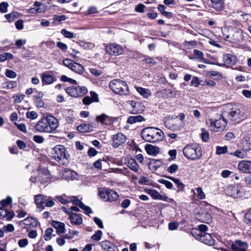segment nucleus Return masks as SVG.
I'll return each mask as SVG.
<instances>
[{"mask_svg": "<svg viewBox=\"0 0 251 251\" xmlns=\"http://www.w3.org/2000/svg\"><path fill=\"white\" fill-rule=\"evenodd\" d=\"M244 111L237 106L229 103L224 108L223 116L232 123H238L244 119Z\"/></svg>", "mask_w": 251, "mask_h": 251, "instance_id": "obj_1", "label": "nucleus"}, {"mask_svg": "<svg viewBox=\"0 0 251 251\" xmlns=\"http://www.w3.org/2000/svg\"><path fill=\"white\" fill-rule=\"evenodd\" d=\"M59 126L57 119L53 116H48L42 118L36 124L35 129L40 132L51 133Z\"/></svg>", "mask_w": 251, "mask_h": 251, "instance_id": "obj_2", "label": "nucleus"}, {"mask_svg": "<svg viewBox=\"0 0 251 251\" xmlns=\"http://www.w3.org/2000/svg\"><path fill=\"white\" fill-rule=\"evenodd\" d=\"M141 136L148 142L156 143L163 140L164 133L160 129L154 127H147L141 131Z\"/></svg>", "mask_w": 251, "mask_h": 251, "instance_id": "obj_3", "label": "nucleus"}, {"mask_svg": "<svg viewBox=\"0 0 251 251\" xmlns=\"http://www.w3.org/2000/svg\"><path fill=\"white\" fill-rule=\"evenodd\" d=\"M51 154L52 157L60 164L67 166L69 163L70 156L63 146H55L52 150Z\"/></svg>", "mask_w": 251, "mask_h": 251, "instance_id": "obj_4", "label": "nucleus"}, {"mask_svg": "<svg viewBox=\"0 0 251 251\" xmlns=\"http://www.w3.org/2000/svg\"><path fill=\"white\" fill-rule=\"evenodd\" d=\"M227 119L223 116V113L217 119H210L206 121V125L213 132L223 131L227 125Z\"/></svg>", "mask_w": 251, "mask_h": 251, "instance_id": "obj_5", "label": "nucleus"}, {"mask_svg": "<svg viewBox=\"0 0 251 251\" xmlns=\"http://www.w3.org/2000/svg\"><path fill=\"white\" fill-rule=\"evenodd\" d=\"M111 90L120 95H127L129 93L128 87L124 81L115 79L111 80L109 84Z\"/></svg>", "mask_w": 251, "mask_h": 251, "instance_id": "obj_6", "label": "nucleus"}, {"mask_svg": "<svg viewBox=\"0 0 251 251\" xmlns=\"http://www.w3.org/2000/svg\"><path fill=\"white\" fill-rule=\"evenodd\" d=\"M184 155L188 159L196 160L202 155L201 150L196 144L186 145L183 150Z\"/></svg>", "mask_w": 251, "mask_h": 251, "instance_id": "obj_7", "label": "nucleus"}, {"mask_svg": "<svg viewBox=\"0 0 251 251\" xmlns=\"http://www.w3.org/2000/svg\"><path fill=\"white\" fill-rule=\"evenodd\" d=\"M231 32V37L230 35L225 36V38L226 41L235 43H241L244 41L243 31L241 29L237 27L232 28Z\"/></svg>", "mask_w": 251, "mask_h": 251, "instance_id": "obj_8", "label": "nucleus"}, {"mask_svg": "<svg viewBox=\"0 0 251 251\" xmlns=\"http://www.w3.org/2000/svg\"><path fill=\"white\" fill-rule=\"evenodd\" d=\"M67 93L71 97L77 98L85 95L88 92L87 88L85 86H71L66 89Z\"/></svg>", "mask_w": 251, "mask_h": 251, "instance_id": "obj_9", "label": "nucleus"}, {"mask_svg": "<svg viewBox=\"0 0 251 251\" xmlns=\"http://www.w3.org/2000/svg\"><path fill=\"white\" fill-rule=\"evenodd\" d=\"M99 195L105 201H113L117 200L119 195L117 192L110 189L100 190Z\"/></svg>", "mask_w": 251, "mask_h": 251, "instance_id": "obj_10", "label": "nucleus"}, {"mask_svg": "<svg viewBox=\"0 0 251 251\" xmlns=\"http://www.w3.org/2000/svg\"><path fill=\"white\" fill-rule=\"evenodd\" d=\"M63 64L64 66L67 67L76 74L81 75L83 74L84 72V68L81 65L74 62L71 59H65L63 60Z\"/></svg>", "mask_w": 251, "mask_h": 251, "instance_id": "obj_11", "label": "nucleus"}, {"mask_svg": "<svg viewBox=\"0 0 251 251\" xmlns=\"http://www.w3.org/2000/svg\"><path fill=\"white\" fill-rule=\"evenodd\" d=\"M226 193L233 198H239L243 196L242 187L239 185L229 186L226 190Z\"/></svg>", "mask_w": 251, "mask_h": 251, "instance_id": "obj_12", "label": "nucleus"}, {"mask_svg": "<svg viewBox=\"0 0 251 251\" xmlns=\"http://www.w3.org/2000/svg\"><path fill=\"white\" fill-rule=\"evenodd\" d=\"M105 51L111 55L118 56L124 52L123 48L120 45L109 44L105 46Z\"/></svg>", "mask_w": 251, "mask_h": 251, "instance_id": "obj_13", "label": "nucleus"}, {"mask_svg": "<svg viewBox=\"0 0 251 251\" xmlns=\"http://www.w3.org/2000/svg\"><path fill=\"white\" fill-rule=\"evenodd\" d=\"M37 179L38 181L42 184L50 182L51 179V177L49 170L46 168L40 170L38 171Z\"/></svg>", "mask_w": 251, "mask_h": 251, "instance_id": "obj_14", "label": "nucleus"}, {"mask_svg": "<svg viewBox=\"0 0 251 251\" xmlns=\"http://www.w3.org/2000/svg\"><path fill=\"white\" fill-rule=\"evenodd\" d=\"M128 103L131 105L132 109L130 113L133 114L141 113L144 111L145 106L139 101L130 100Z\"/></svg>", "mask_w": 251, "mask_h": 251, "instance_id": "obj_15", "label": "nucleus"}, {"mask_svg": "<svg viewBox=\"0 0 251 251\" xmlns=\"http://www.w3.org/2000/svg\"><path fill=\"white\" fill-rule=\"evenodd\" d=\"M239 171L245 174L251 173V161L244 160L240 161L238 165Z\"/></svg>", "mask_w": 251, "mask_h": 251, "instance_id": "obj_16", "label": "nucleus"}, {"mask_svg": "<svg viewBox=\"0 0 251 251\" xmlns=\"http://www.w3.org/2000/svg\"><path fill=\"white\" fill-rule=\"evenodd\" d=\"M145 191L150 195L154 200H159L163 201H168V198L166 195H161L157 190L151 189H146Z\"/></svg>", "mask_w": 251, "mask_h": 251, "instance_id": "obj_17", "label": "nucleus"}, {"mask_svg": "<svg viewBox=\"0 0 251 251\" xmlns=\"http://www.w3.org/2000/svg\"><path fill=\"white\" fill-rule=\"evenodd\" d=\"M126 138L125 135L121 133H118L113 136L112 146L117 148L122 144L125 143Z\"/></svg>", "mask_w": 251, "mask_h": 251, "instance_id": "obj_18", "label": "nucleus"}, {"mask_svg": "<svg viewBox=\"0 0 251 251\" xmlns=\"http://www.w3.org/2000/svg\"><path fill=\"white\" fill-rule=\"evenodd\" d=\"M231 248L234 251H247L248 244L246 242L237 240L231 245Z\"/></svg>", "mask_w": 251, "mask_h": 251, "instance_id": "obj_19", "label": "nucleus"}, {"mask_svg": "<svg viewBox=\"0 0 251 251\" xmlns=\"http://www.w3.org/2000/svg\"><path fill=\"white\" fill-rule=\"evenodd\" d=\"M71 201L75 205L79 206L81 209L84 210L85 212L87 214H89L92 213V210L90 207L86 206L79 199L75 197H71L70 198Z\"/></svg>", "mask_w": 251, "mask_h": 251, "instance_id": "obj_20", "label": "nucleus"}, {"mask_svg": "<svg viewBox=\"0 0 251 251\" xmlns=\"http://www.w3.org/2000/svg\"><path fill=\"white\" fill-rule=\"evenodd\" d=\"M197 239H199L203 243L208 245H212L214 243V240L211 236V235L207 233H204L201 235H197Z\"/></svg>", "mask_w": 251, "mask_h": 251, "instance_id": "obj_21", "label": "nucleus"}, {"mask_svg": "<svg viewBox=\"0 0 251 251\" xmlns=\"http://www.w3.org/2000/svg\"><path fill=\"white\" fill-rule=\"evenodd\" d=\"M165 124L168 128L173 131L180 130L183 127V124H179L178 123H177L176 121L172 120L166 121Z\"/></svg>", "mask_w": 251, "mask_h": 251, "instance_id": "obj_22", "label": "nucleus"}, {"mask_svg": "<svg viewBox=\"0 0 251 251\" xmlns=\"http://www.w3.org/2000/svg\"><path fill=\"white\" fill-rule=\"evenodd\" d=\"M237 60L236 56L232 54L227 53L223 55L224 62L227 65H235Z\"/></svg>", "mask_w": 251, "mask_h": 251, "instance_id": "obj_23", "label": "nucleus"}, {"mask_svg": "<svg viewBox=\"0 0 251 251\" xmlns=\"http://www.w3.org/2000/svg\"><path fill=\"white\" fill-rule=\"evenodd\" d=\"M197 218L201 222L208 223L211 221V215L206 211L199 212L196 215Z\"/></svg>", "mask_w": 251, "mask_h": 251, "instance_id": "obj_24", "label": "nucleus"}, {"mask_svg": "<svg viewBox=\"0 0 251 251\" xmlns=\"http://www.w3.org/2000/svg\"><path fill=\"white\" fill-rule=\"evenodd\" d=\"M69 219L73 225H80L83 222L82 217L76 213H71L69 216Z\"/></svg>", "mask_w": 251, "mask_h": 251, "instance_id": "obj_25", "label": "nucleus"}, {"mask_svg": "<svg viewBox=\"0 0 251 251\" xmlns=\"http://www.w3.org/2000/svg\"><path fill=\"white\" fill-rule=\"evenodd\" d=\"M145 149L148 154L152 156H156L159 152L158 147L151 144L147 145L145 146Z\"/></svg>", "mask_w": 251, "mask_h": 251, "instance_id": "obj_26", "label": "nucleus"}, {"mask_svg": "<svg viewBox=\"0 0 251 251\" xmlns=\"http://www.w3.org/2000/svg\"><path fill=\"white\" fill-rule=\"evenodd\" d=\"M52 226L56 229L57 234L64 233L65 232V225L64 223L53 221L52 222Z\"/></svg>", "mask_w": 251, "mask_h": 251, "instance_id": "obj_27", "label": "nucleus"}, {"mask_svg": "<svg viewBox=\"0 0 251 251\" xmlns=\"http://www.w3.org/2000/svg\"><path fill=\"white\" fill-rule=\"evenodd\" d=\"M34 201L38 205L37 207L40 210H42L44 208L43 203L45 202V199L43 195L39 194L35 196Z\"/></svg>", "mask_w": 251, "mask_h": 251, "instance_id": "obj_28", "label": "nucleus"}, {"mask_svg": "<svg viewBox=\"0 0 251 251\" xmlns=\"http://www.w3.org/2000/svg\"><path fill=\"white\" fill-rule=\"evenodd\" d=\"M41 78L43 85L50 84L54 81V78L53 76L46 73H44L42 74Z\"/></svg>", "mask_w": 251, "mask_h": 251, "instance_id": "obj_29", "label": "nucleus"}, {"mask_svg": "<svg viewBox=\"0 0 251 251\" xmlns=\"http://www.w3.org/2000/svg\"><path fill=\"white\" fill-rule=\"evenodd\" d=\"M211 3L212 7L217 12L221 11L224 9V3L222 0L212 1Z\"/></svg>", "mask_w": 251, "mask_h": 251, "instance_id": "obj_30", "label": "nucleus"}, {"mask_svg": "<svg viewBox=\"0 0 251 251\" xmlns=\"http://www.w3.org/2000/svg\"><path fill=\"white\" fill-rule=\"evenodd\" d=\"M127 166L132 171L137 172L139 169V166L135 159H129L126 162Z\"/></svg>", "mask_w": 251, "mask_h": 251, "instance_id": "obj_31", "label": "nucleus"}, {"mask_svg": "<svg viewBox=\"0 0 251 251\" xmlns=\"http://www.w3.org/2000/svg\"><path fill=\"white\" fill-rule=\"evenodd\" d=\"M77 129L79 132H89L93 130V126L90 124H82L77 127Z\"/></svg>", "mask_w": 251, "mask_h": 251, "instance_id": "obj_32", "label": "nucleus"}, {"mask_svg": "<svg viewBox=\"0 0 251 251\" xmlns=\"http://www.w3.org/2000/svg\"><path fill=\"white\" fill-rule=\"evenodd\" d=\"M145 121L144 118L141 115H136L130 116L127 121V122L130 124H133L138 122H141Z\"/></svg>", "mask_w": 251, "mask_h": 251, "instance_id": "obj_33", "label": "nucleus"}, {"mask_svg": "<svg viewBox=\"0 0 251 251\" xmlns=\"http://www.w3.org/2000/svg\"><path fill=\"white\" fill-rule=\"evenodd\" d=\"M158 95L161 96L163 97H173L176 96V94H174L173 92L170 89H163L157 92Z\"/></svg>", "mask_w": 251, "mask_h": 251, "instance_id": "obj_34", "label": "nucleus"}, {"mask_svg": "<svg viewBox=\"0 0 251 251\" xmlns=\"http://www.w3.org/2000/svg\"><path fill=\"white\" fill-rule=\"evenodd\" d=\"M33 219L31 218L27 217L24 220L20 222V226L23 228H27L29 226H30L33 224Z\"/></svg>", "mask_w": 251, "mask_h": 251, "instance_id": "obj_35", "label": "nucleus"}, {"mask_svg": "<svg viewBox=\"0 0 251 251\" xmlns=\"http://www.w3.org/2000/svg\"><path fill=\"white\" fill-rule=\"evenodd\" d=\"M20 16V14L13 12L11 13L5 15L4 17L10 23L13 22L15 19H18Z\"/></svg>", "mask_w": 251, "mask_h": 251, "instance_id": "obj_36", "label": "nucleus"}, {"mask_svg": "<svg viewBox=\"0 0 251 251\" xmlns=\"http://www.w3.org/2000/svg\"><path fill=\"white\" fill-rule=\"evenodd\" d=\"M65 173L67 176V177H69V178H70L72 180L76 179L78 177L77 173L70 169L66 170L65 171Z\"/></svg>", "mask_w": 251, "mask_h": 251, "instance_id": "obj_37", "label": "nucleus"}, {"mask_svg": "<svg viewBox=\"0 0 251 251\" xmlns=\"http://www.w3.org/2000/svg\"><path fill=\"white\" fill-rule=\"evenodd\" d=\"M42 5L41 3L38 2H36V3H35V7L29 9L28 10L29 13H32V14H36V13L42 12V10L40 9V8L38 7L40 5Z\"/></svg>", "mask_w": 251, "mask_h": 251, "instance_id": "obj_38", "label": "nucleus"}, {"mask_svg": "<svg viewBox=\"0 0 251 251\" xmlns=\"http://www.w3.org/2000/svg\"><path fill=\"white\" fill-rule=\"evenodd\" d=\"M246 145H245L244 148L246 150L250 151L251 150V134H248L245 137Z\"/></svg>", "mask_w": 251, "mask_h": 251, "instance_id": "obj_39", "label": "nucleus"}, {"mask_svg": "<svg viewBox=\"0 0 251 251\" xmlns=\"http://www.w3.org/2000/svg\"><path fill=\"white\" fill-rule=\"evenodd\" d=\"M208 230V227L205 225H200L198 226V228L196 229L195 231H199L200 233L197 235H201L204 234V233H206V231Z\"/></svg>", "mask_w": 251, "mask_h": 251, "instance_id": "obj_40", "label": "nucleus"}, {"mask_svg": "<svg viewBox=\"0 0 251 251\" xmlns=\"http://www.w3.org/2000/svg\"><path fill=\"white\" fill-rule=\"evenodd\" d=\"M136 89L138 92L145 98H148L150 95L148 90L145 88L138 87Z\"/></svg>", "mask_w": 251, "mask_h": 251, "instance_id": "obj_41", "label": "nucleus"}, {"mask_svg": "<svg viewBox=\"0 0 251 251\" xmlns=\"http://www.w3.org/2000/svg\"><path fill=\"white\" fill-rule=\"evenodd\" d=\"M53 231V230L52 228H48L46 230L44 236V239L46 241H49L51 239Z\"/></svg>", "mask_w": 251, "mask_h": 251, "instance_id": "obj_42", "label": "nucleus"}, {"mask_svg": "<svg viewBox=\"0 0 251 251\" xmlns=\"http://www.w3.org/2000/svg\"><path fill=\"white\" fill-rule=\"evenodd\" d=\"M201 137L202 140L204 142H207L209 139V133L204 128L201 129Z\"/></svg>", "mask_w": 251, "mask_h": 251, "instance_id": "obj_43", "label": "nucleus"}, {"mask_svg": "<svg viewBox=\"0 0 251 251\" xmlns=\"http://www.w3.org/2000/svg\"><path fill=\"white\" fill-rule=\"evenodd\" d=\"M12 202V199L10 197L7 198L5 200H3L0 201V208H3L2 207L10 204Z\"/></svg>", "mask_w": 251, "mask_h": 251, "instance_id": "obj_44", "label": "nucleus"}, {"mask_svg": "<svg viewBox=\"0 0 251 251\" xmlns=\"http://www.w3.org/2000/svg\"><path fill=\"white\" fill-rule=\"evenodd\" d=\"M61 33L66 38L72 39L74 37V35L73 33L70 32L69 31H67L65 29H62L61 31Z\"/></svg>", "mask_w": 251, "mask_h": 251, "instance_id": "obj_45", "label": "nucleus"}, {"mask_svg": "<svg viewBox=\"0 0 251 251\" xmlns=\"http://www.w3.org/2000/svg\"><path fill=\"white\" fill-rule=\"evenodd\" d=\"M227 151V148L226 146L220 147L218 146L216 148V153L221 154L226 153Z\"/></svg>", "mask_w": 251, "mask_h": 251, "instance_id": "obj_46", "label": "nucleus"}, {"mask_svg": "<svg viewBox=\"0 0 251 251\" xmlns=\"http://www.w3.org/2000/svg\"><path fill=\"white\" fill-rule=\"evenodd\" d=\"M108 118L109 117L107 115L102 114L97 117V120L102 124H104L105 123V122Z\"/></svg>", "mask_w": 251, "mask_h": 251, "instance_id": "obj_47", "label": "nucleus"}, {"mask_svg": "<svg viewBox=\"0 0 251 251\" xmlns=\"http://www.w3.org/2000/svg\"><path fill=\"white\" fill-rule=\"evenodd\" d=\"M34 101L36 106L38 107H43L44 105V102L42 98H33Z\"/></svg>", "mask_w": 251, "mask_h": 251, "instance_id": "obj_48", "label": "nucleus"}, {"mask_svg": "<svg viewBox=\"0 0 251 251\" xmlns=\"http://www.w3.org/2000/svg\"><path fill=\"white\" fill-rule=\"evenodd\" d=\"M38 116L37 113L35 111H28L26 113V117L30 119H35Z\"/></svg>", "mask_w": 251, "mask_h": 251, "instance_id": "obj_49", "label": "nucleus"}, {"mask_svg": "<svg viewBox=\"0 0 251 251\" xmlns=\"http://www.w3.org/2000/svg\"><path fill=\"white\" fill-rule=\"evenodd\" d=\"M179 226V224L177 222H172L169 224L168 228L170 230H176Z\"/></svg>", "mask_w": 251, "mask_h": 251, "instance_id": "obj_50", "label": "nucleus"}, {"mask_svg": "<svg viewBox=\"0 0 251 251\" xmlns=\"http://www.w3.org/2000/svg\"><path fill=\"white\" fill-rule=\"evenodd\" d=\"M8 3L6 2H2L0 3V11L2 13H6L7 11Z\"/></svg>", "mask_w": 251, "mask_h": 251, "instance_id": "obj_51", "label": "nucleus"}, {"mask_svg": "<svg viewBox=\"0 0 251 251\" xmlns=\"http://www.w3.org/2000/svg\"><path fill=\"white\" fill-rule=\"evenodd\" d=\"M159 182L165 185V186L168 189H172L173 187V184L168 180L161 179L159 180Z\"/></svg>", "mask_w": 251, "mask_h": 251, "instance_id": "obj_52", "label": "nucleus"}, {"mask_svg": "<svg viewBox=\"0 0 251 251\" xmlns=\"http://www.w3.org/2000/svg\"><path fill=\"white\" fill-rule=\"evenodd\" d=\"M5 75L8 77L13 78L16 77L17 74L12 70L7 69L5 72Z\"/></svg>", "mask_w": 251, "mask_h": 251, "instance_id": "obj_53", "label": "nucleus"}, {"mask_svg": "<svg viewBox=\"0 0 251 251\" xmlns=\"http://www.w3.org/2000/svg\"><path fill=\"white\" fill-rule=\"evenodd\" d=\"M102 235V231L100 230H98L92 236V239L93 240H100Z\"/></svg>", "mask_w": 251, "mask_h": 251, "instance_id": "obj_54", "label": "nucleus"}, {"mask_svg": "<svg viewBox=\"0 0 251 251\" xmlns=\"http://www.w3.org/2000/svg\"><path fill=\"white\" fill-rule=\"evenodd\" d=\"M168 178L172 180L176 184L178 188L182 189L184 185L178 179L174 178L172 176H169Z\"/></svg>", "mask_w": 251, "mask_h": 251, "instance_id": "obj_55", "label": "nucleus"}, {"mask_svg": "<svg viewBox=\"0 0 251 251\" xmlns=\"http://www.w3.org/2000/svg\"><path fill=\"white\" fill-rule=\"evenodd\" d=\"M145 61L146 63L151 64L152 65H154L157 63L155 59L153 57H148L146 58L145 59L143 60Z\"/></svg>", "mask_w": 251, "mask_h": 251, "instance_id": "obj_56", "label": "nucleus"}, {"mask_svg": "<svg viewBox=\"0 0 251 251\" xmlns=\"http://www.w3.org/2000/svg\"><path fill=\"white\" fill-rule=\"evenodd\" d=\"M14 125L15 126H16L17 127V128L19 130H20L24 133H25L26 132V126L24 124H18L16 122H15Z\"/></svg>", "mask_w": 251, "mask_h": 251, "instance_id": "obj_57", "label": "nucleus"}, {"mask_svg": "<svg viewBox=\"0 0 251 251\" xmlns=\"http://www.w3.org/2000/svg\"><path fill=\"white\" fill-rule=\"evenodd\" d=\"M197 191L198 193V197L200 199H204L205 197V194L202 191L201 187H198L197 188Z\"/></svg>", "mask_w": 251, "mask_h": 251, "instance_id": "obj_58", "label": "nucleus"}, {"mask_svg": "<svg viewBox=\"0 0 251 251\" xmlns=\"http://www.w3.org/2000/svg\"><path fill=\"white\" fill-rule=\"evenodd\" d=\"M178 169V166L176 164H173L167 168V171L171 174L174 173Z\"/></svg>", "mask_w": 251, "mask_h": 251, "instance_id": "obj_59", "label": "nucleus"}, {"mask_svg": "<svg viewBox=\"0 0 251 251\" xmlns=\"http://www.w3.org/2000/svg\"><path fill=\"white\" fill-rule=\"evenodd\" d=\"M28 243V240L26 238L21 239L18 241V245L21 248L25 247Z\"/></svg>", "mask_w": 251, "mask_h": 251, "instance_id": "obj_60", "label": "nucleus"}, {"mask_svg": "<svg viewBox=\"0 0 251 251\" xmlns=\"http://www.w3.org/2000/svg\"><path fill=\"white\" fill-rule=\"evenodd\" d=\"M15 25L16 28L18 30H22L24 28V21L21 19L17 21Z\"/></svg>", "mask_w": 251, "mask_h": 251, "instance_id": "obj_61", "label": "nucleus"}, {"mask_svg": "<svg viewBox=\"0 0 251 251\" xmlns=\"http://www.w3.org/2000/svg\"><path fill=\"white\" fill-rule=\"evenodd\" d=\"M66 19V17L65 15H55L53 16V20L54 21H58V22H61L65 20Z\"/></svg>", "mask_w": 251, "mask_h": 251, "instance_id": "obj_62", "label": "nucleus"}, {"mask_svg": "<svg viewBox=\"0 0 251 251\" xmlns=\"http://www.w3.org/2000/svg\"><path fill=\"white\" fill-rule=\"evenodd\" d=\"M33 140L37 143L41 144L44 142V139L42 136L34 135L33 137Z\"/></svg>", "mask_w": 251, "mask_h": 251, "instance_id": "obj_63", "label": "nucleus"}, {"mask_svg": "<svg viewBox=\"0 0 251 251\" xmlns=\"http://www.w3.org/2000/svg\"><path fill=\"white\" fill-rule=\"evenodd\" d=\"M90 95L93 102H98L99 101L98 95L96 92L94 91H91L90 92Z\"/></svg>", "mask_w": 251, "mask_h": 251, "instance_id": "obj_64", "label": "nucleus"}]
</instances>
